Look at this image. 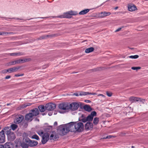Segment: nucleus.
Segmentation results:
<instances>
[{"mask_svg":"<svg viewBox=\"0 0 148 148\" xmlns=\"http://www.w3.org/2000/svg\"><path fill=\"white\" fill-rule=\"evenodd\" d=\"M70 124V128L71 132H81L84 128L83 123L81 122H71Z\"/></svg>","mask_w":148,"mask_h":148,"instance_id":"f257e3e1","label":"nucleus"},{"mask_svg":"<svg viewBox=\"0 0 148 148\" xmlns=\"http://www.w3.org/2000/svg\"><path fill=\"white\" fill-rule=\"evenodd\" d=\"M70 123L65 126H61L60 128L59 134L61 136L65 135L67 132L71 130L70 128Z\"/></svg>","mask_w":148,"mask_h":148,"instance_id":"f03ea898","label":"nucleus"},{"mask_svg":"<svg viewBox=\"0 0 148 148\" xmlns=\"http://www.w3.org/2000/svg\"><path fill=\"white\" fill-rule=\"evenodd\" d=\"M29 59H19L15 61H12L10 62L7 64V66H11L12 65H15L17 64H18L20 63H23L24 62L28 61Z\"/></svg>","mask_w":148,"mask_h":148,"instance_id":"7ed1b4c3","label":"nucleus"},{"mask_svg":"<svg viewBox=\"0 0 148 148\" xmlns=\"http://www.w3.org/2000/svg\"><path fill=\"white\" fill-rule=\"evenodd\" d=\"M81 104L80 102H73L69 105V109L73 111L76 110Z\"/></svg>","mask_w":148,"mask_h":148,"instance_id":"20e7f679","label":"nucleus"},{"mask_svg":"<svg viewBox=\"0 0 148 148\" xmlns=\"http://www.w3.org/2000/svg\"><path fill=\"white\" fill-rule=\"evenodd\" d=\"M55 104L53 103H49L46 104L45 106V109L49 111L53 110L56 108Z\"/></svg>","mask_w":148,"mask_h":148,"instance_id":"39448f33","label":"nucleus"},{"mask_svg":"<svg viewBox=\"0 0 148 148\" xmlns=\"http://www.w3.org/2000/svg\"><path fill=\"white\" fill-rule=\"evenodd\" d=\"M129 100L132 102L140 101L144 103L145 102V100L144 99L140 98L134 97H130L129 98Z\"/></svg>","mask_w":148,"mask_h":148,"instance_id":"423d86ee","label":"nucleus"},{"mask_svg":"<svg viewBox=\"0 0 148 148\" xmlns=\"http://www.w3.org/2000/svg\"><path fill=\"white\" fill-rule=\"evenodd\" d=\"M59 108L63 110H68L69 109V105L66 103H63L59 104Z\"/></svg>","mask_w":148,"mask_h":148,"instance_id":"0eeeda50","label":"nucleus"},{"mask_svg":"<svg viewBox=\"0 0 148 148\" xmlns=\"http://www.w3.org/2000/svg\"><path fill=\"white\" fill-rule=\"evenodd\" d=\"M28 140L29 139H23L20 142V146L23 148H27L29 146Z\"/></svg>","mask_w":148,"mask_h":148,"instance_id":"6e6552de","label":"nucleus"},{"mask_svg":"<svg viewBox=\"0 0 148 148\" xmlns=\"http://www.w3.org/2000/svg\"><path fill=\"white\" fill-rule=\"evenodd\" d=\"M6 134L8 137V139H15L16 137L14 133L11 132V130H7L6 132Z\"/></svg>","mask_w":148,"mask_h":148,"instance_id":"1a4fd4ad","label":"nucleus"},{"mask_svg":"<svg viewBox=\"0 0 148 148\" xmlns=\"http://www.w3.org/2000/svg\"><path fill=\"white\" fill-rule=\"evenodd\" d=\"M96 115L97 113L95 111L92 112L90 114L88 115L86 117L88 121H92V120L93 117L95 116H96Z\"/></svg>","mask_w":148,"mask_h":148,"instance_id":"9d476101","label":"nucleus"},{"mask_svg":"<svg viewBox=\"0 0 148 148\" xmlns=\"http://www.w3.org/2000/svg\"><path fill=\"white\" fill-rule=\"evenodd\" d=\"M24 116L21 115L17 116L14 121V123L16 124H18L21 123L24 119Z\"/></svg>","mask_w":148,"mask_h":148,"instance_id":"9b49d317","label":"nucleus"},{"mask_svg":"<svg viewBox=\"0 0 148 148\" xmlns=\"http://www.w3.org/2000/svg\"><path fill=\"white\" fill-rule=\"evenodd\" d=\"M111 13L109 12H101L99 14V16L100 18H103L107 16L110 15Z\"/></svg>","mask_w":148,"mask_h":148,"instance_id":"f8f14e48","label":"nucleus"},{"mask_svg":"<svg viewBox=\"0 0 148 148\" xmlns=\"http://www.w3.org/2000/svg\"><path fill=\"white\" fill-rule=\"evenodd\" d=\"M30 112L32 114L33 116H36L38 115L39 114V111L37 108H35L31 110Z\"/></svg>","mask_w":148,"mask_h":148,"instance_id":"ddd939ff","label":"nucleus"},{"mask_svg":"<svg viewBox=\"0 0 148 148\" xmlns=\"http://www.w3.org/2000/svg\"><path fill=\"white\" fill-rule=\"evenodd\" d=\"M93 124L92 123L90 122H87L85 125V127L86 129L87 130H88L93 127Z\"/></svg>","mask_w":148,"mask_h":148,"instance_id":"4468645a","label":"nucleus"},{"mask_svg":"<svg viewBox=\"0 0 148 148\" xmlns=\"http://www.w3.org/2000/svg\"><path fill=\"white\" fill-rule=\"evenodd\" d=\"M20 68L19 67H13L7 69V71L9 73L15 72L17 71Z\"/></svg>","mask_w":148,"mask_h":148,"instance_id":"2eb2a0df","label":"nucleus"},{"mask_svg":"<svg viewBox=\"0 0 148 148\" xmlns=\"http://www.w3.org/2000/svg\"><path fill=\"white\" fill-rule=\"evenodd\" d=\"M29 146L30 147H34L36 145L38 144V143L37 141H34V140H31L30 139L28 140Z\"/></svg>","mask_w":148,"mask_h":148,"instance_id":"dca6fc26","label":"nucleus"},{"mask_svg":"<svg viewBox=\"0 0 148 148\" xmlns=\"http://www.w3.org/2000/svg\"><path fill=\"white\" fill-rule=\"evenodd\" d=\"M33 116L32 114L30 112L29 113L27 114L25 116V119L27 121H31L33 119Z\"/></svg>","mask_w":148,"mask_h":148,"instance_id":"f3484780","label":"nucleus"},{"mask_svg":"<svg viewBox=\"0 0 148 148\" xmlns=\"http://www.w3.org/2000/svg\"><path fill=\"white\" fill-rule=\"evenodd\" d=\"M40 134L41 135L43 134L42 139H49V134L48 133L46 132L43 134V132L41 131L40 132Z\"/></svg>","mask_w":148,"mask_h":148,"instance_id":"a211bd4d","label":"nucleus"},{"mask_svg":"<svg viewBox=\"0 0 148 148\" xmlns=\"http://www.w3.org/2000/svg\"><path fill=\"white\" fill-rule=\"evenodd\" d=\"M128 8L129 10L130 11H133L137 10L136 6L133 5H128Z\"/></svg>","mask_w":148,"mask_h":148,"instance_id":"6ab92c4d","label":"nucleus"},{"mask_svg":"<svg viewBox=\"0 0 148 148\" xmlns=\"http://www.w3.org/2000/svg\"><path fill=\"white\" fill-rule=\"evenodd\" d=\"M53 137H54V139L59 138V135L57 134L55 131H53L51 132V134L50 136V137L53 138Z\"/></svg>","mask_w":148,"mask_h":148,"instance_id":"aec40b11","label":"nucleus"},{"mask_svg":"<svg viewBox=\"0 0 148 148\" xmlns=\"http://www.w3.org/2000/svg\"><path fill=\"white\" fill-rule=\"evenodd\" d=\"M4 146V148H14V145L12 143H6Z\"/></svg>","mask_w":148,"mask_h":148,"instance_id":"412c9836","label":"nucleus"},{"mask_svg":"<svg viewBox=\"0 0 148 148\" xmlns=\"http://www.w3.org/2000/svg\"><path fill=\"white\" fill-rule=\"evenodd\" d=\"M83 108L85 110L88 112H90L92 110V108L88 105L84 106Z\"/></svg>","mask_w":148,"mask_h":148,"instance_id":"4be33fe9","label":"nucleus"},{"mask_svg":"<svg viewBox=\"0 0 148 148\" xmlns=\"http://www.w3.org/2000/svg\"><path fill=\"white\" fill-rule=\"evenodd\" d=\"M31 105L30 103L25 104L20 106L18 108V110H21L23 108H26L27 106H30Z\"/></svg>","mask_w":148,"mask_h":148,"instance_id":"5701e85b","label":"nucleus"},{"mask_svg":"<svg viewBox=\"0 0 148 148\" xmlns=\"http://www.w3.org/2000/svg\"><path fill=\"white\" fill-rule=\"evenodd\" d=\"M59 17L61 18H71V17L70 16L68 12H67L64 13L63 15L60 16Z\"/></svg>","mask_w":148,"mask_h":148,"instance_id":"b1692460","label":"nucleus"},{"mask_svg":"<svg viewBox=\"0 0 148 148\" xmlns=\"http://www.w3.org/2000/svg\"><path fill=\"white\" fill-rule=\"evenodd\" d=\"M8 55H9L10 56H18L22 55L23 54L20 52L18 53H9L8 54Z\"/></svg>","mask_w":148,"mask_h":148,"instance_id":"393cba45","label":"nucleus"},{"mask_svg":"<svg viewBox=\"0 0 148 148\" xmlns=\"http://www.w3.org/2000/svg\"><path fill=\"white\" fill-rule=\"evenodd\" d=\"M94 50V48L93 47H91L88 48L86 49L85 50V52L86 53H89L93 51Z\"/></svg>","mask_w":148,"mask_h":148,"instance_id":"a878e982","label":"nucleus"},{"mask_svg":"<svg viewBox=\"0 0 148 148\" xmlns=\"http://www.w3.org/2000/svg\"><path fill=\"white\" fill-rule=\"evenodd\" d=\"M89 11V9H87L84 10L80 12H79V14L80 15H84L86 14V13L88 12Z\"/></svg>","mask_w":148,"mask_h":148,"instance_id":"bb28decb","label":"nucleus"},{"mask_svg":"<svg viewBox=\"0 0 148 148\" xmlns=\"http://www.w3.org/2000/svg\"><path fill=\"white\" fill-rule=\"evenodd\" d=\"M0 139H5V135L3 130L0 132Z\"/></svg>","mask_w":148,"mask_h":148,"instance_id":"cd10ccee","label":"nucleus"},{"mask_svg":"<svg viewBox=\"0 0 148 148\" xmlns=\"http://www.w3.org/2000/svg\"><path fill=\"white\" fill-rule=\"evenodd\" d=\"M38 108L41 112H44L45 109L44 106L42 105H41L38 106Z\"/></svg>","mask_w":148,"mask_h":148,"instance_id":"c85d7f7f","label":"nucleus"},{"mask_svg":"<svg viewBox=\"0 0 148 148\" xmlns=\"http://www.w3.org/2000/svg\"><path fill=\"white\" fill-rule=\"evenodd\" d=\"M99 122V118L97 117L94 118L93 121V123L95 125H97Z\"/></svg>","mask_w":148,"mask_h":148,"instance_id":"c756f323","label":"nucleus"},{"mask_svg":"<svg viewBox=\"0 0 148 148\" xmlns=\"http://www.w3.org/2000/svg\"><path fill=\"white\" fill-rule=\"evenodd\" d=\"M13 34V33L12 32H1L0 35H6L8 34Z\"/></svg>","mask_w":148,"mask_h":148,"instance_id":"7c9ffc66","label":"nucleus"},{"mask_svg":"<svg viewBox=\"0 0 148 148\" xmlns=\"http://www.w3.org/2000/svg\"><path fill=\"white\" fill-rule=\"evenodd\" d=\"M11 127L13 130H14L17 128L18 126L16 124H12L11 125Z\"/></svg>","mask_w":148,"mask_h":148,"instance_id":"2f4dec72","label":"nucleus"},{"mask_svg":"<svg viewBox=\"0 0 148 148\" xmlns=\"http://www.w3.org/2000/svg\"><path fill=\"white\" fill-rule=\"evenodd\" d=\"M52 126H48L46 127L44 129V130L46 131H49V130L52 129Z\"/></svg>","mask_w":148,"mask_h":148,"instance_id":"473e14b6","label":"nucleus"},{"mask_svg":"<svg viewBox=\"0 0 148 148\" xmlns=\"http://www.w3.org/2000/svg\"><path fill=\"white\" fill-rule=\"evenodd\" d=\"M115 138V136H112V135H108L106 136V137H103V138H101V139H110V138Z\"/></svg>","mask_w":148,"mask_h":148,"instance_id":"72a5a7b5","label":"nucleus"},{"mask_svg":"<svg viewBox=\"0 0 148 148\" xmlns=\"http://www.w3.org/2000/svg\"><path fill=\"white\" fill-rule=\"evenodd\" d=\"M89 92H82L79 94L80 96L82 95H89Z\"/></svg>","mask_w":148,"mask_h":148,"instance_id":"f704fd0d","label":"nucleus"},{"mask_svg":"<svg viewBox=\"0 0 148 148\" xmlns=\"http://www.w3.org/2000/svg\"><path fill=\"white\" fill-rule=\"evenodd\" d=\"M139 57V56L138 55H135L134 56H131L129 57V58H133V59H136L138 58Z\"/></svg>","mask_w":148,"mask_h":148,"instance_id":"c9c22d12","label":"nucleus"},{"mask_svg":"<svg viewBox=\"0 0 148 148\" xmlns=\"http://www.w3.org/2000/svg\"><path fill=\"white\" fill-rule=\"evenodd\" d=\"M141 69V67L139 66L138 67H132V69L135 70H138L140 69Z\"/></svg>","mask_w":148,"mask_h":148,"instance_id":"e433bc0d","label":"nucleus"},{"mask_svg":"<svg viewBox=\"0 0 148 148\" xmlns=\"http://www.w3.org/2000/svg\"><path fill=\"white\" fill-rule=\"evenodd\" d=\"M32 139H39L38 136L36 134L33 135L32 137Z\"/></svg>","mask_w":148,"mask_h":148,"instance_id":"4c0bfd02","label":"nucleus"},{"mask_svg":"<svg viewBox=\"0 0 148 148\" xmlns=\"http://www.w3.org/2000/svg\"><path fill=\"white\" fill-rule=\"evenodd\" d=\"M81 121L85 123L88 121L87 119H86V117L84 118L81 119Z\"/></svg>","mask_w":148,"mask_h":148,"instance_id":"58836bf2","label":"nucleus"},{"mask_svg":"<svg viewBox=\"0 0 148 148\" xmlns=\"http://www.w3.org/2000/svg\"><path fill=\"white\" fill-rule=\"evenodd\" d=\"M68 12L70 16H71V15H75V14L74 12L72 11H69Z\"/></svg>","mask_w":148,"mask_h":148,"instance_id":"ea45409f","label":"nucleus"},{"mask_svg":"<svg viewBox=\"0 0 148 148\" xmlns=\"http://www.w3.org/2000/svg\"><path fill=\"white\" fill-rule=\"evenodd\" d=\"M107 95L109 97L111 96L112 95V93L107 91L106 92Z\"/></svg>","mask_w":148,"mask_h":148,"instance_id":"a19ab883","label":"nucleus"},{"mask_svg":"<svg viewBox=\"0 0 148 148\" xmlns=\"http://www.w3.org/2000/svg\"><path fill=\"white\" fill-rule=\"evenodd\" d=\"M49 139H42L41 142L43 144H45L48 140Z\"/></svg>","mask_w":148,"mask_h":148,"instance_id":"79ce46f5","label":"nucleus"},{"mask_svg":"<svg viewBox=\"0 0 148 148\" xmlns=\"http://www.w3.org/2000/svg\"><path fill=\"white\" fill-rule=\"evenodd\" d=\"M124 27V26H122L121 27L119 28L118 29H117L116 30L115 32H118L120 31Z\"/></svg>","mask_w":148,"mask_h":148,"instance_id":"37998d69","label":"nucleus"},{"mask_svg":"<svg viewBox=\"0 0 148 148\" xmlns=\"http://www.w3.org/2000/svg\"><path fill=\"white\" fill-rule=\"evenodd\" d=\"M24 75L23 74H15V76L16 77H19V76H22Z\"/></svg>","mask_w":148,"mask_h":148,"instance_id":"c03bdc74","label":"nucleus"},{"mask_svg":"<svg viewBox=\"0 0 148 148\" xmlns=\"http://www.w3.org/2000/svg\"><path fill=\"white\" fill-rule=\"evenodd\" d=\"M7 70H3L2 71V73H7L8 72V71H7Z\"/></svg>","mask_w":148,"mask_h":148,"instance_id":"a18cd8bd","label":"nucleus"},{"mask_svg":"<svg viewBox=\"0 0 148 148\" xmlns=\"http://www.w3.org/2000/svg\"><path fill=\"white\" fill-rule=\"evenodd\" d=\"M10 129V127L8 126H7V127H5L3 129H4V130H10V129Z\"/></svg>","mask_w":148,"mask_h":148,"instance_id":"49530a36","label":"nucleus"},{"mask_svg":"<svg viewBox=\"0 0 148 148\" xmlns=\"http://www.w3.org/2000/svg\"><path fill=\"white\" fill-rule=\"evenodd\" d=\"M5 139H0V143H3L5 142Z\"/></svg>","mask_w":148,"mask_h":148,"instance_id":"de8ad7c7","label":"nucleus"},{"mask_svg":"<svg viewBox=\"0 0 148 148\" xmlns=\"http://www.w3.org/2000/svg\"><path fill=\"white\" fill-rule=\"evenodd\" d=\"M84 101L86 103H89L91 102V101L89 100H85Z\"/></svg>","mask_w":148,"mask_h":148,"instance_id":"09e8293b","label":"nucleus"},{"mask_svg":"<svg viewBox=\"0 0 148 148\" xmlns=\"http://www.w3.org/2000/svg\"><path fill=\"white\" fill-rule=\"evenodd\" d=\"M11 77V76L10 75H7L6 76L5 78L6 79H8Z\"/></svg>","mask_w":148,"mask_h":148,"instance_id":"8fccbe9b","label":"nucleus"},{"mask_svg":"<svg viewBox=\"0 0 148 148\" xmlns=\"http://www.w3.org/2000/svg\"><path fill=\"white\" fill-rule=\"evenodd\" d=\"M126 134V133L125 132H122L121 133V136H124V135H125Z\"/></svg>","mask_w":148,"mask_h":148,"instance_id":"3c124183","label":"nucleus"},{"mask_svg":"<svg viewBox=\"0 0 148 148\" xmlns=\"http://www.w3.org/2000/svg\"><path fill=\"white\" fill-rule=\"evenodd\" d=\"M89 95H96L97 93H90L89 92Z\"/></svg>","mask_w":148,"mask_h":148,"instance_id":"603ef678","label":"nucleus"},{"mask_svg":"<svg viewBox=\"0 0 148 148\" xmlns=\"http://www.w3.org/2000/svg\"><path fill=\"white\" fill-rule=\"evenodd\" d=\"M98 96H101V97H103L104 98L105 97V96L102 94H99L98 95Z\"/></svg>","mask_w":148,"mask_h":148,"instance_id":"864d4df0","label":"nucleus"},{"mask_svg":"<svg viewBox=\"0 0 148 148\" xmlns=\"http://www.w3.org/2000/svg\"><path fill=\"white\" fill-rule=\"evenodd\" d=\"M57 122L56 121L54 123V126H57Z\"/></svg>","mask_w":148,"mask_h":148,"instance_id":"5fc2aeb1","label":"nucleus"},{"mask_svg":"<svg viewBox=\"0 0 148 148\" xmlns=\"http://www.w3.org/2000/svg\"><path fill=\"white\" fill-rule=\"evenodd\" d=\"M0 148H4V147L3 145H0Z\"/></svg>","mask_w":148,"mask_h":148,"instance_id":"6e6d98bb","label":"nucleus"},{"mask_svg":"<svg viewBox=\"0 0 148 148\" xmlns=\"http://www.w3.org/2000/svg\"><path fill=\"white\" fill-rule=\"evenodd\" d=\"M74 95L76 96H79V95L77 93H74Z\"/></svg>","mask_w":148,"mask_h":148,"instance_id":"4d7b16f0","label":"nucleus"},{"mask_svg":"<svg viewBox=\"0 0 148 148\" xmlns=\"http://www.w3.org/2000/svg\"><path fill=\"white\" fill-rule=\"evenodd\" d=\"M18 145H15V147H18Z\"/></svg>","mask_w":148,"mask_h":148,"instance_id":"13d9d810","label":"nucleus"},{"mask_svg":"<svg viewBox=\"0 0 148 148\" xmlns=\"http://www.w3.org/2000/svg\"><path fill=\"white\" fill-rule=\"evenodd\" d=\"M10 103H8L7 104V106H9V105H10Z\"/></svg>","mask_w":148,"mask_h":148,"instance_id":"bf43d9fd","label":"nucleus"},{"mask_svg":"<svg viewBox=\"0 0 148 148\" xmlns=\"http://www.w3.org/2000/svg\"><path fill=\"white\" fill-rule=\"evenodd\" d=\"M132 148H134V146H132Z\"/></svg>","mask_w":148,"mask_h":148,"instance_id":"052dcab7","label":"nucleus"},{"mask_svg":"<svg viewBox=\"0 0 148 148\" xmlns=\"http://www.w3.org/2000/svg\"><path fill=\"white\" fill-rule=\"evenodd\" d=\"M117 7H116L115 8L116 9H117Z\"/></svg>","mask_w":148,"mask_h":148,"instance_id":"680f3d73","label":"nucleus"},{"mask_svg":"<svg viewBox=\"0 0 148 148\" xmlns=\"http://www.w3.org/2000/svg\"><path fill=\"white\" fill-rule=\"evenodd\" d=\"M50 114H49V115H50Z\"/></svg>","mask_w":148,"mask_h":148,"instance_id":"e2e57ef3","label":"nucleus"},{"mask_svg":"<svg viewBox=\"0 0 148 148\" xmlns=\"http://www.w3.org/2000/svg\"><path fill=\"white\" fill-rule=\"evenodd\" d=\"M50 114H49V115H50Z\"/></svg>","mask_w":148,"mask_h":148,"instance_id":"0e129e2a","label":"nucleus"}]
</instances>
